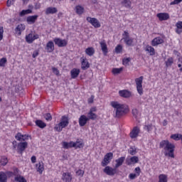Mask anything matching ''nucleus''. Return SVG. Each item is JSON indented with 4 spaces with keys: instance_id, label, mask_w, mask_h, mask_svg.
Listing matches in <instances>:
<instances>
[{
    "instance_id": "nucleus-1",
    "label": "nucleus",
    "mask_w": 182,
    "mask_h": 182,
    "mask_svg": "<svg viewBox=\"0 0 182 182\" xmlns=\"http://www.w3.org/2000/svg\"><path fill=\"white\" fill-rule=\"evenodd\" d=\"M159 149H164V156L174 159V149H176L174 144L170 143L168 140H162L159 143Z\"/></svg>"
},
{
    "instance_id": "nucleus-2",
    "label": "nucleus",
    "mask_w": 182,
    "mask_h": 182,
    "mask_svg": "<svg viewBox=\"0 0 182 182\" xmlns=\"http://www.w3.org/2000/svg\"><path fill=\"white\" fill-rule=\"evenodd\" d=\"M111 106H112L114 109H116L115 117H117L118 119L122 117V116H124V114H127V113H129V106L126 105H122L117 102H112Z\"/></svg>"
},
{
    "instance_id": "nucleus-3",
    "label": "nucleus",
    "mask_w": 182,
    "mask_h": 182,
    "mask_svg": "<svg viewBox=\"0 0 182 182\" xmlns=\"http://www.w3.org/2000/svg\"><path fill=\"white\" fill-rule=\"evenodd\" d=\"M68 126H69V119L66 116H63L61 122L55 126L54 130H56V132H62L63 129L68 127Z\"/></svg>"
},
{
    "instance_id": "nucleus-4",
    "label": "nucleus",
    "mask_w": 182,
    "mask_h": 182,
    "mask_svg": "<svg viewBox=\"0 0 182 182\" xmlns=\"http://www.w3.org/2000/svg\"><path fill=\"white\" fill-rule=\"evenodd\" d=\"M122 41H124L125 45L127 46H133V43L134 42V38L130 37V34L129 33V31H124V33L122 34Z\"/></svg>"
},
{
    "instance_id": "nucleus-5",
    "label": "nucleus",
    "mask_w": 182,
    "mask_h": 182,
    "mask_svg": "<svg viewBox=\"0 0 182 182\" xmlns=\"http://www.w3.org/2000/svg\"><path fill=\"white\" fill-rule=\"evenodd\" d=\"M143 79H144L143 76H141V77L135 79V83L136 85V90H137L139 95H140V96H141V95H143Z\"/></svg>"
},
{
    "instance_id": "nucleus-6",
    "label": "nucleus",
    "mask_w": 182,
    "mask_h": 182,
    "mask_svg": "<svg viewBox=\"0 0 182 182\" xmlns=\"http://www.w3.org/2000/svg\"><path fill=\"white\" fill-rule=\"evenodd\" d=\"M113 159V153L109 152L105 155L103 160L101 162V166L102 167H106L108 164H110V161Z\"/></svg>"
},
{
    "instance_id": "nucleus-7",
    "label": "nucleus",
    "mask_w": 182,
    "mask_h": 182,
    "mask_svg": "<svg viewBox=\"0 0 182 182\" xmlns=\"http://www.w3.org/2000/svg\"><path fill=\"white\" fill-rule=\"evenodd\" d=\"M104 173L107 174V176H113L115 174H117V168L114 166V168H112L109 166H106L105 168L103 169Z\"/></svg>"
},
{
    "instance_id": "nucleus-8",
    "label": "nucleus",
    "mask_w": 182,
    "mask_h": 182,
    "mask_svg": "<svg viewBox=\"0 0 182 182\" xmlns=\"http://www.w3.org/2000/svg\"><path fill=\"white\" fill-rule=\"evenodd\" d=\"M54 43L58 48H65V46H68V41L65 39L62 40L60 38H54Z\"/></svg>"
},
{
    "instance_id": "nucleus-9",
    "label": "nucleus",
    "mask_w": 182,
    "mask_h": 182,
    "mask_svg": "<svg viewBox=\"0 0 182 182\" xmlns=\"http://www.w3.org/2000/svg\"><path fill=\"white\" fill-rule=\"evenodd\" d=\"M87 21L91 23L94 28H100L101 26L100 22H99V20H97L96 18L87 17Z\"/></svg>"
},
{
    "instance_id": "nucleus-10",
    "label": "nucleus",
    "mask_w": 182,
    "mask_h": 182,
    "mask_svg": "<svg viewBox=\"0 0 182 182\" xmlns=\"http://www.w3.org/2000/svg\"><path fill=\"white\" fill-rule=\"evenodd\" d=\"M28 148V142H20L18 144L17 150L19 154H22L23 151Z\"/></svg>"
},
{
    "instance_id": "nucleus-11",
    "label": "nucleus",
    "mask_w": 182,
    "mask_h": 182,
    "mask_svg": "<svg viewBox=\"0 0 182 182\" xmlns=\"http://www.w3.org/2000/svg\"><path fill=\"white\" fill-rule=\"evenodd\" d=\"M72 179L73 176L70 172L63 173L61 180H63V182H72Z\"/></svg>"
},
{
    "instance_id": "nucleus-12",
    "label": "nucleus",
    "mask_w": 182,
    "mask_h": 182,
    "mask_svg": "<svg viewBox=\"0 0 182 182\" xmlns=\"http://www.w3.org/2000/svg\"><path fill=\"white\" fill-rule=\"evenodd\" d=\"M81 61V69L82 70H86V69H89L90 68V65L89 64V61H87V58L82 57L80 58Z\"/></svg>"
},
{
    "instance_id": "nucleus-13",
    "label": "nucleus",
    "mask_w": 182,
    "mask_h": 182,
    "mask_svg": "<svg viewBox=\"0 0 182 182\" xmlns=\"http://www.w3.org/2000/svg\"><path fill=\"white\" fill-rule=\"evenodd\" d=\"M15 139L18 140V141H25L26 140L29 139V135L28 134H22L21 132H18L15 136Z\"/></svg>"
},
{
    "instance_id": "nucleus-14",
    "label": "nucleus",
    "mask_w": 182,
    "mask_h": 182,
    "mask_svg": "<svg viewBox=\"0 0 182 182\" xmlns=\"http://www.w3.org/2000/svg\"><path fill=\"white\" fill-rule=\"evenodd\" d=\"M140 133V128L139 127H134L129 134L131 139H136L139 136Z\"/></svg>"
},
{
    "instance_id": "nucleus-15",
    "label": "nucleus",
    "mask_w": 182,
    "mask_h": 182,
    "mask_svg": "<svg viewBox=\"0 0 182 182\" xmlns=\"http://www.w3.org/2000/svg\"><path fill=\"white\" fill-rule=\"evenodd\" d=\"M78 141H70V142H66V141H63L62 146L63 149H72V147H76V144H77Z\"/></svg>"
},
{
    "instance_id": "nucleus-16",
    "label": "nucleus",
    "mask_w": 182,
    "mask_h": 182,
    "mask_svg": "<svg viewBox=\"0 0 182 182\" xmlns=\"http://www.w3.org/2000/svg\"><path fill=\"white\" fill-rule=\"evenodd\" d=\"M46 50H47L48 53H52V52L55 50V44L53 43V41H50L47 43Z\"/></svg>"
},
{
    "instance_id": "nucleus-17",
    "label": "nucleus",
    "mask_w": 182,
    "mask_h": 182,
    "mask_svg": "<svg viewBox=\"0 0 182 182\" xmlns=\"http://www.w3.org/2000/svg\"><path fill=\"white\" fill-rule=\"evenodd\" d=\"M156 16L161 21L170 19V15L168 14V13H159L156 14Z\"/></svg>"
},
{
    "instance_id": "nucleus-18",
    "label": "nucleus",
    "mask_w": 182,
    "mask_h": 182,
    "mask_svg": "<svg viewBox=\"0 0 182 182\" xmlns=\"http://www.w3.org/2000/svg\"><path fill=\"white\" fill-rule=\"evenodd\" d=\"M79 125L80 127H83V126H86V123L89 122V119L86 115H81L79 118Z\"/></svg>"
},
{
    "instance_id": "nucleus-19",
    "label": "nucleus",
    "mask_w": 182,
    "mask_h": 182,
    "mask_svg": "<svg viewBox=\"0 0 182 182\" xmlns=\"http://www.w3.org/2000/svg\"><path fill=\"white\" fill-rule=\"evenodd\" d=\"M136 163H139V157L136 156L126 160V164H127V166H132V164H136Z\"/></svg>"
},
{
    "instance_id": "nucleus-20",
    "label": "nucleus",
    "mask_w": 182,
    "mask_h": 182,
    "mask_svg": "<svg viewBox=\"0 0 182 182\" xmlns=\"http://www.w3.org/2000/svg\"><path fill=\"white\" fill-rule=\"evenodd\" d=\"M46 15H53L58 14V8L56 7H48L45 11Z\"/></svg>"
},
{
    "instance_id": "nucleus-21",
    "label": "nucleus",
    "mask_w": 182,
    "mask_h": 182,
    "mask_svg": "<svg viewBox=\"0 0 182 182\" xmlns=\"http://www.w3.org/2000/svg\"><path fill=\"white\" fill-rule=\"evenodd\" d=\"M164 43V40H163L161 37H156L151 41V46H157L159 45H161V43Z\"/></svg>"
},
{
    "instance_id": "nucleus-22",
    "label": "nucleus",
    "mask_w": 182,
    "mask_h": 182,
    "mask_svg": "<svg viewBox=\"0 0 182 182\" xmlns=\"http://www.w3.org/2000/svg\"><path fill=\"white\" fill-rule=\"evenodd\" d=\"M100 45L101 46V50L102 51L103 55L106 56L107 55V53L109 52V50L107 49V44H106V41H102L100 43Z\"/></svg>"
},
{
    "instance_id": "nucleus-23",
    "label": "nucleus",
    "mask_w": 182,
    "mask_h": 182,
    "mask_svg": "<svg viewBox=\"0 0 182 182\" xmlns=\"http://www.w3.org/2000/svg\"><path fill=\"white\" fill-rule=\"evenodd\" d=\"M38 18H39V16L38 15L29 16L27 17L26 21L30 24L35 23V22L38 21Z\"/></svg>"
},
{
    "instance_id": "nucleus-24",
    "label": "nucleus",
    "mask_w": 182,
    "mask_h": 182,
    "mask_svg": "<svg viewBox=\"0 0 182 182\" xmlns=\"http://www.w3.org/2000/svg\"><path fill=\"white\" fill-rule=\"evenodd\" d=\"M119 96H121V97H125L126 99H127V97H130V96H132V93L130 92V91H128L126 90H119Z\"/></svg>"
},
{
    "instance_id": "nucleus-25",
    "label": "nucleus",
    "mask_w": 182,
    "mask_h": 182,
    "mask_svg": "<svg viewBox=\"0 0 182 182\" xmlns=\"http://www.w3.org/2000/svg\"><path fill=\"white\" fill-rule=\"evenodd\" d=\"M121 5L127 9H132V0H121Z\"/></svg>"
},
{
    "instance_id": "nucleus-26",
    "label": "nucleus",
    "mask_w": 182,
    "mask_h": 182,
    "mask_svg": "<svg viewBox=\"0 0 182 182\" xmlns=\"http://www.w3.org/2000/svg\"><path fill=\"white\" fill-rule=\"evenodd\" d=\"M124 160H126V157H124V156H122V157L119 158L118 159H116L115 162L117 164H115V168H119V167H120V166H122L123 163H124Z\"/></svg>"
},
{
    "instance_id": "nucleus-27",
    "label": "nucleus",
    "mask_w": 182,
    "mask_h": 182,
    "mask_svg": "<svg viewBox=\"0 0 182 182\" xmlns=\"http://www.w3.org/2000/svg\"><path fill=\"white\" fill-rule=\"evenodd\" d=\"M80 73V70L77 69V68H73L70 71L71 78L76 79V77H77V76H79Z\"/></svg>"
},
{
    "instance_id": "nucleus-28",
    "label": "nucleus",
    "mask_w": 182,
    "mask_h": 182,
    "mask_svg": "<svg viewBox=\"0 0 182 182\" xmlns=\"http://www.w3.org/2000/svg\"><path fill=\"white\" fill-rule=\"evenodd\" d=\"M145 50L149 53L150 56H154V55H156V50L151 46H146Z\"/></svg>"
},
{
    "instance_id": "nucleus-29",
    "label": "nucleus",
    "mask_w": 182,
    "mask_h": 182,
    "mask_svg": "<svg viewBox=\"0 0 182 182\" xmlns=\"http://www.w3.org/2000/svg\"><path fill=\"white\" fill-rule=\"evenodd\" d=\"M37 167V171L39 173V174H42L43 173V171L45 170L44 164L43 161L38 162L36 164Z\"/></svg>"
},
{
    "instance_id": "nucleus-30",
    "label": "nucleus",
    "mask_w": 182,
    "mask_h": 182,
    "mask_svg": "<svg viewBox=\"0 0 182 182\" xmlns=\"http://www.w3.org/2000/svg\"><path fill=\"white\" fill-rule=\"evenodd\" d=\"M173 63H174V58L173 57H169L166 61L165 65L166 68H171Z\"/></svg>"
},
{
    "instance_id": "nucleus-31",
    "label": "nucleus",
    "mask_w": 182,
    "mask_h": 182,
    "mask_svg": "<svg viewBox=\"0 0 182 182\" xmlns=\"http://www.w3.org/2000/svg\"><path fill=\"white\" fill-rule=\"evenodd\" d=\"M8 181V176L4 171L0 172V182H7Z\"/></svg>"
},
{
    "instance_id": "nucleus-32",
    "label": "nucleus",
    "mask_w": 182,
    "mask_h": 182,
    "mask_svg": "<svg viewBox=\"0 0 182 182\" xmlns=\"http://www.w3.org/2000/svg\"><path fill=\"white\" fill-rule=\"evenodd\" d=\"M85 53L88 56H93L95 55V48L93 47H89L85 50Z\"/></svg>"
},
{
    "instance_id": "nucleus-33",
    "label": "nucleus",
    "mask_w": 182,
    "mask_h": 182,
    "mask_svg": "<svg viewBox=\"0 0 182 182\" xmlns=\"http://www.w3.org/2000/svg\"><path fill=\"white\" fill-rule=\"evenodd\" d=\"M36 124L38 127H40V129H45V127L46 126V123L43 122V121L41 119L36 120Z\"/></svg>"
},
{
    "instance_id": "nucleus-34",
    "label": "nucleus",
    "mask_w": 182,
    "mask_h": 182,
    "mask_svg": "<svg viewBox=\"0 0 182 182\" xmlns=\"http://www.w3.org/2000/svg\"><path fill=\"white\" fill-rule=\"evenodd\" d=\"M87 119L88 120H96L97 119V114H95V112H88L87 113Z\"/></svg>"
},
{
    "instance_id": "nucleus-35",
    "label": "nucleus",
    "mask_w": 182,
    "mask_h": 182,
    "mask_svg": "<svg viewBox=\"0 0 182 182\" xmlns=\"http://www.w3.org/2000/svg\"><path fill=\"white\" fill-rule=\"evenodd\" d=\"M8 161V158L6 156H1L0 158V166H6Z\"/></svg>"
},
{
    "instance_id": "nucleus-36",
    "label": "nucleus",
    "mask_w": 182,
    "mask_h": 182,
    "mask_svg": "<svg viewBox=\"0 0 182 182\" xmlns=\"http://www.w3.org/2000/svg\"><path fill=\"white\" fill-rule=\"evenodd\" d=\"M26 41L27 43H33V37L32 33H29L26 36Z\"/></svg>"
},
{
    "instance_id": "nucleus-37",
    "label": "nucleus",
    "mask_w": 182,
    "mask_h": 182,
    "mask_svg": "<svg viewBox=\"0 0 182 182\" xmlns=\"http://www.w3.org/2000/svg\"><path fill=\"white\" fill-rule=\"evenodd\" d=\"M75 11L78 15H82V14H83V11H85V9L82 7V6H77L75 7Z\"/></svg>"
},
{
    "instance_id": "nucleus-38",
    "label": "nucleus",
    "mask_w": 182,
    "mask_h": 182,
    "mask_svg": "<svg viewBox=\"0 0 182 182\" xmlns=\"http://www.w3.org/2000/svg\"><path fill=\"white\" fill-rule=\"evenodd\" d=\"M29 14H32V10L31 9L23 10L20 12L19 16H25V15H29Z\"/></svg>"
},
{
    "instance_id": "nucleus-39",
    "label": "nucleus",
    "mask_w": 182,
    "mask_h": 182,
    "mask_svg": "<svg viewBox=\"0 0 182 182\" xmlns=\"http://www.w3.org/2000/svg\"><path fill=\"white\" fill-rule=\"evenodd\" d=\"M159 182H167V175L166 174H160L159 176Z\"/></svg>"
},
{
    "instance_id": "nucleus-40",
    "label": "nucleus",
    "mask_w": 182,
    "mask_h": 182,
    "mask_svg": "<svg viewBox=\"0 0 182 182\" xmlns=\"http://www.w3.org/2000/svg\"><path fill=\"white\" fill-rule=\"evenodd\" d=\"M180 137H181V134H173L171 135V139L176 141H178V140H180Z\"/></svg>"
},
{
    "instance_id": "nucleus-41",
    "label": "nucleus",
    "mask_w": 182,
    "mask_h": 182,
    "mask_svg": "<svg viewBox=\"0 0 182 182\" xmlns=\"http://www.w3.org/2000/svg\"><path fill=\"white\" fill-rule=\"evenodd\" d=\"M15 181L16 182H26V179L22 176H17L15 177Z\"/></svg>"
},
{
    "instance_id": "nucleus-42",
    "label": "nucleus",
    "mask_w": 182,
    "mask_h": 182,
    "mask_svg": "<svg viewBox=\"0 0 182 182\" xmlns=\"http://www.w3.org/2000/svg\"><path fill=\"white\" fill-rule=\"evenodd\" d=\"M21 31H25V26L23 24H19L16 28V32H19V33H21Z\"/></svg>"
},
{
    "instance_id": "nucleus-43",
    "label": "nucleus",
    "mask_w": 182,
    "mask_h": 182,
    "mask_svg": "<svg viewBox=\"0 0 182 182\" xmlns=\"http://www.w3.org/2000/svg\"><path fill=\"white\" fill-rule=\"evenodd\" d=\"M144 129L148 132V133H150V132L153 130V124H151L145 125L144 127Z\"/></svg>"
},
{
    "instance_id": "nucleus-44",
    "label": "nucleus",
    "mask_w": 182,
    "mask_h": 182,
    "mask_svg": "<svg viewBox=\"0 0 182 182\" xmlns=\"http://www.w3.org/2000/svg\"><path fill=\"white\" fill-rule=\"evenodd\" d=\"M76 141H78V142L76 144V146H75V149H83V146H85L83 142L80 141V140H79V139H77Z\"/></svg>"
},
{
    "instance_id": "nucleus-45",
    "label": "nucleus",
    "mask_w": 182,
    "mask_h": 182,
    "mask_svg": "<svg viewBox=\"0 0 182 182\" xmlns=\"http://www.w3.org/2000/svg\"><path fill=\"white\" fill-rule=\"evenodd\" d=\"M19 170H18V168H16L14 170V172H11V171H9L7 172V174L9 177H12L13 176H18V173Z\"/></svg>"
},
{
    "instance_id": "nucleus-46",
    "label": "nucleus",
    "mask_w": 182,
    "mask_h": 182,
    "mask_svg": "<svg viewBox=\"0 0 182 182\" xmlns=\"http://www.w3.org/2000/svg\"><path fill=\"white\" fill-rule=\"evenodd\" d=\"M123 50V46L122 45H117L115 48V52L116 53H122V51Z\"/></svg>"
},
{
    "instance_id": "nucleus-47",
    "label": "nucleus",
    "mask_w": 182,
    "mask_h": 182,
    "mask_svg": "<svg viewBox=\"0 0 182 182\" xmlns=\"http://www.w3.org/2000/svg\"><path fill=\"white\" fill-rule=\"evenodd\" d=\"M6 62H8L6 58H2L1 59H0V66L3 68L5 67Z\"/></svg>"
},
{
    "instance_id": "nucleus-48",
    "label": "nucleus",
    "mask_w": 182,
    "mask_h": 182,
    "mask_svg": "<svg viewBox=\"0 0 182 182\" xmlns=\"http://www.w3.org/2000/svg\"><path fill=\"white\" fill-rule=\"evenodd\" d=\"M43 116L47 122H50L52 120V115L50 114V113L44 114Z\"/></svg>"
},
{
    "instance_id": "nucleus-49",
    "label": "nucleus",
    "mask_w": 182,
    "mask_h": 182,
    "mask_svg": "<svg viewBox=\"0 0 182 182\" xmlns=\"http://www.w3.org/2000/svg\"><path fill=\"white\" fill-rule=\"evenodd\" d=\"M122 70H123L122 68H113L112 69V73L114 75H119V73H120V72H122Z\"/></svg>"
},
{
    "instance_id": "nucleus-50",
    "label": "nucleus",
    "mask_w": 182,
    "mask_h": 182,
    "mask_svg": "<svg viewBox=\"0 0 182 182\" xmlns=\"http://www.w3.org/2000/svg\"><path fill=\"white\" fill-rule=\"evenodd\" d=\"M178 68H180V72H182V57L178 58Z\"/></svg>"
},
{
    "instance_id": "nucleus-51",
    "label": "nucleus",
    "mask_w": 182,
    "mask_h": 182,
    "mask_svg": "<svg viewBox=\"0 0 182 182\" xmlns=\"http://www.w3.org/2000/svg\"><path fill=\"white\" fill-rule=\"evenodd\" d=\"M130 63V58H124L122 60V63L124 66H129V63Z\"/></svg>"
},
{
    "instance_id": "nucleus-52",
    "label": "nucleus",
    "mask_w": 182,
    "mask_h": 182,
    "mask_svg": "<svg viewBox=\"0 0 182 182\" xmlns=\"http://www.w3.org/2000/svg\"><path fill=\"white\" fill-rule=\"evenodd\" d=\"M128 152L129 154H131V156H134L135 154H136L137 151L136 150V149L130 148L128 150Z\"/></svg>"
},
{
    "instance_id": "nucleus-53",
    "label": "nucleus",
    "mask_w": 182,
    "mask_h": 182,
    "mask_svg": "<svg viewBox=\"0 0 182 182\" xmlns=\"http://www.w3.org/2000/svg\"><path fill=\"white\" fill-rule=\"evenodd\" d=\"M76 174L79 176V177H83L84 174H85V171L82 170V169H79L78 171H76Z\"/></svg>"
},
{
    "instance_id": "nucleus-54",
    "label": "nucleus",
    "mask_w": 182,
    "mask_h": 182,
    "mask_svg": "<svg viewBox=\"0 0 182 182\" xmlns=\"http://www.w3.org/2000/svg\"><path fill=\"white\" fill-rule=\"evenodd\" d=\"M4 39V27H0V42Z\"/></svg>"
},
{
    "instance_id": "nucleus-55",
    "label": "nucleus",
    "mask_w": 182,
    "mask_h": 182,
    "mask_svg": "<svg viewBox=\"0 0 182 182\" xmlns=\"http://www.w3.org/2000/svg\"><path fill=\"white\" fill-rule=\"evenodd\" d=\"M180 2H182V0H174L173 1L171 2L170 5H178Z\"/></svg>"
},
{
    "instance_id": "nucleus-56",
    "label": "nucleus",
    "mask_w": 182,
    "mask_h": 182,
    "mask_svg": "<svg viewBox=\"0 0 182 182\" xmlns=\"http://www.w3.org/2000/svg\"><path fill=\"white\" fill-rule=\"evenodd\" d=\"M176 26L178 29H182V21H178L176 23Z\"/></svg>"
},
{
    "instance_id": "nucleus-57",
    "label": "nucleus",
    "mask_w": 182,
    "mask_h": 182,
    "mask_svg": "<svg viewBox=\"0 0 182 182\" xmlns=\"http://www.w3.org/2000/svg\"><path fill=\"white\" fill-rule=\"evenodd\" d=\"M53 70V73H54V75H56L58 76V75H59V70H58V68L53 67L52 68Z\"/></svg>"
},
{
    "instance_id": "nucleus-58",
    "label": "nucleus",
    "mask_w": 182,
    "mask_h": 182,
    "mask_svg": "<svg viewBox=\"0 0 182 182\" xmlns=\"http://www.w3.org/2000/svg\"><path fill=\"white\" fill-rule=\"evenodd\" d=\"M138 113H139V111L137 110V109H132V114L133 116H134V117H137Z\"/></svg>"
},
{
    "instance_id": "nucleus-59",
    "label": "nucleus",
    "mask_w": 182,
    "mask_h": 182,
    "mask_svg": "<svg viewBox=\"0 0 182 182\" xmlns=\"http://www.w3.org/2000/svg\"><path fill=\"white\" fill-rule=\"evenodd\" d=\"M137 177V175L136 173H130L129 174V178L130 180H134Z\"/></svg>"
},
{
    "instance_id": "nucleus-60",
    "label": "nucleus",
    "mask_w": 182,
    "mask_h": 182,
    "mask_svg": "<svg viewBox=\"0 0 182 182\" xmlns=\"http://www.w3.org/2000/svg\"><path fill=\"white\" fill-rule=\"evenodd\" d=\"M141 172V170L140 169V167L135 168V173H136L137 176H140Z\"/></svg>"
},
{
    "instance_id": "nucleus-61",
    "label": "nucleus",
    "mask_w": 182,
    "mask_h": 182,
    "mask_svg": "<svg viewBox=\"0 0 182 182\" xmlns=\"http://www.w3.org/2000/svg\"><path fill=\"white\" fill-rule=\"evenodd\" d=\"M38 55H39V51L35 50V51H33L32 56H33V58H36Z\"/></svg>"
},
{
    "instance_id": "nucleus-62",
    "label": "nucleus",
    "mask_w": 182,
    "mask_h": 182,
    "mask_svg": "<svg viewBox=\"0 0 182 182\" xmlns=\"http://www.w3.org/2000/svg\"><path fill=\"white\" fill-rule=\"evenodd\" d=\"M14 4V0H8L6 2L7 6H11Z\"/></svg>"
},
{
    "instance_id": "nucleus-63",
    "label": "nucleus",
    "mask_w": 182,
    "mask_h": 182,
    "mask_svg": "<svg viewBox=\"0 0 182 182\" xmlns=\"http://www.w3.org/2000/svg\"><path fill=\"white\" fill-rule=\"evenodd\" d=\"M95 100V96L92 95L89 99H88V103H93V100Z\"/></svg>"
},
{
    "instance_id": "nucleus-64",
    "label": "nucleus",
    "mask_w": 182,
    "mask_h": 182,
    "mask_svg": "<svg viewBox=\"0 0 182 182\" xmlns=\"http://www.w3.org/2000/svg\"><path fill=\"white\" fill-rule=\"evenodd\" d=\"M35 9H41V3L35 4Z\"/></svg>"
}]
</instances>
